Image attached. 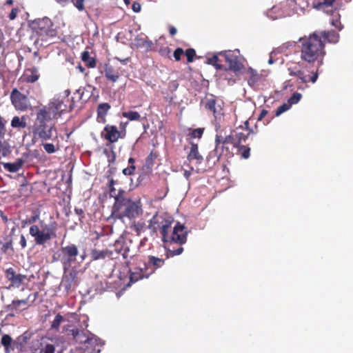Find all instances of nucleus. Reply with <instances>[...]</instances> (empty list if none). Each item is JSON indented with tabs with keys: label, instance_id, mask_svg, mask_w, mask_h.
I'll use <instances>...</instances> for the list:
<instances>
[{
	"label": "nucleus",
	"instance_id": "09e8293b",
	"mask_svg": "<svg viewBox=\"0 0 353 353\" xmlns=\"http://www.w3.org/2000/svg\"><path fill=\"white\" fill-rule=\"evenodd\" d=\"M301 99V94L298 92L294 93L292 97L288 99V103L290 105L297 103Z\"/></svg>",
	"mask_w": 353,
	"mask_h": 353
},
{
	"label": "nucleus",
	"instance_id": "aec40b11",
	"mask_svg": "<svg viewBox=\"0 0 353 353\" xmlns=\"http://www.w3.org/2000/svg\"><path fill=\"white\" fill-rule=\"evenodd\" d=\"M78 271L77 270H72L68 274H65L63 279V283L65 289L69 291L72 286L77 285Z\"/></svg>",
	"mask_w": 353,
	"mask_h": 353
},
{
	"label": "nucleus",
	"instance_id": "4be33fe9",
	"mask_svg": "<svg viewBox=\"0 0 353 353\" xmlns=\"http://www.w3.org/2000/svg\"><path fill=\"white\" fill-rule=\"evenodd\" d=\"M25 163V161L23 159H17L13 163H2L0 162L3 166V168L12 173H15L19 172L23 167V164Z\"/></svg>",
	"mask_w": 353,
	"mask_h": 353
},
{
	"label": "nucleus",
	"instance_id": "338daca9",
	"mask_svg": "<svg viewBox=\"0 0 353 353\" xmlns=\"http://www.w3.org/2000/svg\"><path fill=\"white\" fill-rule=\"evenodd\" d=\"M192 170H185L183 173V176L186 179H189L190 176H191V172Z\"/></svg>",
	"mask_w": 353,
	"mask_h": 353
},
{
	"label": "nucleus",
	"instance_id": "37998d69",
	"mask_svg": "<svg viewBox=\"0 0 353 353\" xmlns=\"http://www.w3.org/2000/svg\"><path fill=\"white\" fill-rule=\"evenodd\" d=\"M39 214L36 213L33 216L23 220L22 223H23V226L26 225H32L34 223H35L37 220H39Z\"/></svg>",
	"mask_w": 353,
	"mask_h": 353
},
{
	"label": "nucleus",
	"instance_id": "5701e85b",
	"mask_svg": "<svg viewBox=\"0 0 353 353\" xmlns=\"http://www.w3.org/2000/svg\"><path fill=\"white\" fill-rule=\"evenodd\" d=\"M90 256L92 260L97 261L100 259H104L105 257L113 258V251L105 249L103 250H99L93 249L90 252Z\"/></svg>",
	"mask_w": 353,
	"mask_h": 353
},
{
	"label": "nucleus",
	"instance_id": "0eeeda50",
	"mask_svg": "<svg viewBox=\"0 0 353 353\" xmlns=\"http://www.w3.org/2000/svg\"><path fill=\"white\" fill-rule=\"evenodd\" d=\"M65 92L68 93L66 97L54 98L48 106L42 108L46 110L47 113L55 119L63 113L70 112L74 108L73 99L68 98L70 91L66 90Z\"/></svg>",
	"mask_w": 353,
	"mask_h": 353
},
{
	"label": "nucleus",
	"instance_id": "c756f323",
	"mask_svg": "<svg viewBox=\"0 0 353 353\" xmlns=\"http://www.w3.org/2000/svg\"><path fill=\"white\" fill-rule=\"evenodd\" d=\"M1 344L4 347L6 353H10L14 350L12 339L8 334H4L1 339Z\"/></svg>",
	"mask_w": 353,
	"mask_h": 353
},
{
	"label": "nucleus",
	"instance_id": "72a5a7b5",
	"mask_svg": "<svg viewBox=\"0 0 353 353\" xmlns=\"http://www.w3.org/2000/svg\"><path fill=\"white\" fill-rule=\"evenodd\" d=\"M221 62V61L219 59L217 54H214L212 57L207 58L206 61L208 64L212 65L217 70L223 69V66Z\"/></svg>",
	"mask_w": 353,
	"mask_h": 353
},
{
	"label": "nucleus",
	"instance_id": "13d9d810",
	"mask_svg": "<svg viewBox=\"0 0 353 353\" xmlns=\"http://www.w3.org/2000/svg\"><path fill=\"white\" fill-rule=\"evenodd\" d=\"M108 187L109 189L110 197H112L115 200V196H117V195L119 194V190L117 192L114 186H108Z\"/></svg>",
	"mask_w": 353,
	"mask_h": 353
},
{
	"label": "nucleus",
	"instance_id": "1a4fd4ad",
	"mask_svg": "<svg viewBox=\"0 0 353 353\" xmlns=\"http://www.w3.org/2000/svg\"><path fill=\"white\" fill-rule=\"evenodd\" d=\"M183 252V248L179 246L177 249H167L165 259H161L155 256L149 255L148 256L147 262L143 264L145 268H149L148 271L150 275H152L155 271L162 268L165 262V259L172 257L174 256L179 255Z\"/></svg>",
	"mask_w": 353,
	"mask_h": 353
},
{
	"label": "nucleus",
	"instance_id": "2eb2a0df",
	"mask_svg": "<svg viewBox=\"0 0 353 353\" xmlns=\"http://www.w3.org/2000/svg\"><path fill=\"white\" fill-rule=\"evenodd\" d=\"M12 103L17 110H25L28 107V98L17 88L12 90L10 94Z\"/></svg>",
	"mask_w": 353,
	"mask_h": 353
},
{
	"label": "nucleus",
	"instance_id": "a878e982",
	"mask_svg": "<svg viewBox=\"0 0 353 353\" xmlns=\"http://www.w3.org/2000/svg\"><path fill=\"white\" fill-rule=\"evenodd\" d=\"M137 252L136 247L132 245V241L130 240L125 242L121 255L124 259L128 260L136 256Z\"/></svg>",
	"mask_w": 353,
	"mask_h": 353
},
{
	"label": "nucleus",
	"instance_id": "f03ea898",
	"mask_svg": "<svg viewBox=\"0 0 353 353\" xmlns=\"http://www.w3.org/2000/svg\"><path fill=\"white\" fill-rule=\"evenodd\" d=\"M141 212L140 201L131 199L126 191L120 189L119 194L115 196L110 216L119 220H123L124 218L132 219L137 217Z\"/></svg>",
	"mask_w": 353,
	"mask_h": 353
},
{
	"label": "nucleus",
	"instance_id": "5fc2aeb1",
	"mask_svg": "<svg viewBox=\"0 0 353 353\" xmlns=\"http://www.w3.org/2000/svg\"><path fill=\"white\" fill-rule=\"evenodd\" d=\"M43 146L45 151L48 154H52L57 151L54 144L52 143H44Z\"/></svg>",
	"mask_w": 353,
	"mask_h": 353
},
{
	"label": "nucleus",
	"instance_id": "69168bd1",
	"mask_svg": "<svg viewBox=\"0 0 353 353\" xmlns=\"http://www.w3.org/2000/svg\"><path fill=\"white\" fill-rule=\"evenodd\" d=\"M268 113V110H262L260 114L259 115L258 120L261 121L262 120Z\"/></svg>",
	"mask_w": 353,
	"mask_h": 353
},
{
	"label": "nucleus",
	"instance_id": "8fccbe9b",
	"mask_svg": "<svg viewBox=\"0 0 353 353\" xmlns=\"http://www.w3.org/2000/svg\"><path fill=\"white\" fill-rule=\"evenodd\" d=\"M6 121L3 117H0V138H3L6 133Z\"/></svg>",
	"mask_w": 353,
	"mask_h": 353
},
{
	"label": "nucleus",
	"instance_id": "473e14b6",
	"mask_svg": "<svg viewBox=\"0 0 353 353\" xmlns=\"http://www.w3.org/2000/svg\"><path fill=\"white\" fill-rule=\"evenodd\" d=\"M236 148H237L238 154L241 155V158L247 159L250 156V148L248 145L238 144Z\"/></svg>",
	"mask_w": 353,
	"mask_h": 353
},
{
	"label": "nucleus",
	"instance_id": "f3484780",
	"mask_svg": "<svg viewBox=\"0 0 353 353\" xmlns=\"http://www.w3.org/2000/svg\"><path fill=\"white\" fill-rule=\"evenodd\" d=\"M206 110L212 112L214 119L216 122L221 121L223 118V109L220 105H216V101L214 99H207L205 103Z\"/></svg>",
	"mask_w": 353,
	"mask_h": 353
},
{
	"label": "nucleus",
	"instance_id": "6e6d98bb",
	"mask_svg": "<svg viewBox=\"0 0 353 353\" xmlns=\"http://www.w3.org/2000/svg\"><path fill=\"white\" fill-rule=\"evenodd\" d=\"M179 87V83L176 80L170 81L168 83V89L170 92H174Z\"/></svg>",
	"mask_w": 353,
	"mask_h": 353
},
{
	"label": "nucleus",
	"instance_id": "3c124183",
	"mask_svg": "<svg viewBox=\"0 0 353 353\" xmlns=\"http://www.w3.org/2000/svg\"><path fill=\"white\" fill-rule=\"evenodd\" d=\"M136 170V167L134 165H129L128 167L123 169L122 172L125 176H130L134 174Z\"/></svg>",
	"mask_w": 353,
	"mask_h": 353
},
{
	"label": "nucleus",
	"instance_id": "603ef678",
	"mask_svg": "<svg viewBox=\"0 0 353 353\" xmlns=\"http://www.w3.org/2000/svg\"><path fill=\"white\" fill-rule=\"evenodd\" d=\"M8 250H10L12 252L14 251L12 247V240L11 239L5 243L1 247V250L4 253L7 252Z\"/></svg>",
	"mask_w": 353,
	"mask_h": 353
},
{
	"label": "nucleus",
	"instance_id": "774afa93",
	"mask_svg": "<svg viewBox=\"0 0 353 353\" xmlns=\"http://www.w3.org/2000/svg\"><path fill=\"white\" fill-rule=\"evenodd\" d=\"M74 212L77 215L81 216L83 214V210L81 208H75Z\"/></svg>",
	"mask_w": 353,
	"mask_h": 353
},
{
	"label": "nucleus",
	"instance_id": "9d476101",
	"mask_svg": "<svg viewBox=\"0 0 353 353\" xmlns=\"http://www.w3.org/2000/svg\"><path fill=\"white\" fill-rule=\"evenodd\" d=\"M215 148L211 151L207 157V161L210 162L213 160V163L219 161L220 157L223 154L228 155L231 154L230 150L228 147V144L225 143L223 141V137L220 134L215 136Z\"/></svg>",
	"mask_w": 353,
	"mask_h": 353
},
{
	"label": "nucleus",
	"instance_id": "a19ab883",
	"mask_svg": "<svg viewBox=\"0 0 353 353\" xmlns=\"http://www.w3.org/2000/svg\"><path fill=\"white\" fill-rule=\"evenodd\" d=\"M184 53L187 57V61L188 63L193 62L194 58L196 56L195 50L193 48H188L185 50V52Z\"/></svg>",
	"mask_w": 353,
	"mask_h": 353
},
{
	"label": "nucleus",
	"instance_id": "4d7b16f0",
	"mask_svg": "<svg viewBox=\"0 0 353 353\" xmlns=\"http://www.w3.org/2000/svg\"><path fill=\"white\" fill-rule=\"evenodd\" d=\"M171 50L168 47H163L159 50V54L163 57H170Z\"/></svg>",
	"mask_w": 353,
	"mask_h": 353
},
{
	"label": "nucleus",
	"instance_id": "6ab92c4d",
	"mask_svg": "<svg viewBox=\"0 0 353 353\" xmlns=\"http://www.w3.org/2000/svg\"><path fill=\"white\" fill-rule=\"evenodd\" d=\"M103 70L105 78L112 83L117 82L121 77L119 69L110 63H105Z\"/></svg>",
	"mask_w": 353,
	"mask_h": 353
},
{
	"label": "nucleus",
	"instance_id": "dca6fc26",
	"mask_svg": "<svg viewBox=\"0 0 353 353\" xmlns=\"http://www.w3.org/2000/svg\"><path fill=\"white\" fill-rule=\"evenodd\" d=\"M234 136V139L236 140L238 144L243 141H245L249 135L253 133V130L249 127V121H245L243 125L236 128L235 130H232Z\"/></svg>",
	"mask_w": 353,
	"mask_h": 353
},
{
	"label": "nucleus",
	"instance_id": "ddd939ff",
	"mask_svg": "<svg viewBox=\"0 0 353 353\" xmlns=\"http://www.w3.org/2000/svg\"><path fill=\"white\" fill-rule=\"evenodd\" d=\"M30 295H28L24 299L12 300L10 304L6 305V311L10 312V316H14L16 314H19L22 311L27 310L30 307Z\"/></svg>",
	"mask_w": 353,
	"mask_h": 353
},
{
	"label": "nucleus",
	"instance_id": "7c9ffc66",
	"mask_svg": "<svg viewBox=\"0 0 353 353\" xmlns=\"http://www.w3.org/2000/svg\"><path fill=\"white\" fill-rule=\"evenodd\" d=\"M81 60L88 68H94L96 67V59L95 58L90 57L88 51H84L82 52Z\"/></svg>",
	"mask_w": 353,
	"mask_h": 353
},
{
	"label": "nucleus",
	"instance_id": "4468645a",
	"mask_svg": "<svg viewBox=\"0 0 353 353\" xmlns=\"http://www.w3.org/2000/svg\"><path fill=\"white\" fill-rule=\"evenodd\" d=\"M5 276L10 282L8 289L11 288H19L27 279V276L17 273L13 268H9L4 271Z\"/></svg>",
	"mask_w": 353,
	"mask_h": 353
},
{
	"label": "nucleus",
	"instance_id": "4c0bfd02",
	"mask_svg": "<svg viewBox=\"0 0 353 353\" xmlns=\"http://www.w3.org/2000/svg\"><path fill=\"white\" fill-rule=\"evenodd\" d=\"M89 341L90 337L88 334L85 331L80 330L77 343H79V344H85L89 343Z\"/></svg>",
	"mask_w": 353,
	"mask_h": 353
},
{
	"label": "nucleus",
	"instance_id": "9b49d317",
	"mask_svg": "<svg viewBox=\"0 0 353 353\" xmlns=\"http://www.w3.org/2000/svg\"><path fill=\"white\" fill-rule=\"evenodd\" d=\"M219 54L223 56L225 62L228 64V68H225V70H232L234 72H238L244 68L239 56L235 54L232 51L220 52Z\"/></svg>",
	"mask_w": 353,
	"mask_h": 353
},
{
	"label": "nucleus",
	"instance_id": "0e129e2a",
	"mask_svg": "<svg viewBox=\"0 0 353 353\" xmlns=\"http://www.w3.org/2000/svg\"><path fill=\"white\" fill-rule=\"evenodd\" d=\"M177 32V30L176 28L173 26H170L169 27V33L173 37L174 35H175Z\"/></svg>",
	"mask_w": 353,
	"mask_h": 353
},
{
	"label": "nucleus",
	"instance_id": "6e6552de",
	"mask_svg": "<svg viewBox=\"0 0 353 353\" xmlns=\"http://www.w3.org/2000/svg\"><path fill=\"white\" fill-rule=\"evenodd\" d=\"M79 254V250L76 245L70 244L65 247H61L60 249V253L58 256L56 254L53 256L54 261H60L64 272L65 273L72 264L77 260V256Z\"/></svg>",
	"mask_w": 353,
	"mask_h": 353
},
{
	"label": "nucleus",
	"instance_id": "39448f33",
	"mask_svg": "<svg viewBox=\"0 0 353 353\" xmlns=\"http://www.w3.org/2000/svg\"><path fill=\"white\" fill-rule=\"evenodd\" d=\"M41 226L43 230H40L37 225H32L29 229V233L34 237L36 245H45L48 241L57 237L58 223L56 221H51L48 225Z\"/></svg>",
	"mask_w": 353,
	"mask_h": 353
},
{
	"label": "nucleus",
	"instance_id": "c85d7f7f",
	"mask_svg": "<svg viewBox=\"0 0 353 353\" xmlns=\"http://www.w3.org/2000/svg\"><path fill=\"white\" fill-rule=\"evenodd\" d=\"M25 77L28 83L36 82L39 78L38 69L35 67L27 69L26 70Z\"/></svg>",
	"mask_w": 353,
	"mask_h": 353
},
{
	"label": "nucleus",
	"instance_id": "c9c22d12",
	"mask_svg": "<svg viewBox=\"0 0 353 353\" xmlns=\"http://www.w3.org/2000/svg\"><path fill=\"white\" fill-rule=\"evenodd\" d=\"M122 116L130 121H139L141 119L140 114L134 111L123 112Z\"/></svg>",
	"mask_w": 353,
	"mask_h": 353
},
{
	"label": "nucleus",
	"instance_id": "e2e57ef3",
	"mask_svg": "<svg viewBox=\"0 0 353 353\" xmlns=\"http://www.w3.org/2000/svg\"><path fill=\"white\" fill-rule=\"evenodd\" d=\"M132 9L135 12H139L141 10V5L138 2H134L132 6Z\"/></svg>",
	"mask_w": 353,
	"mask_h": 353
},
{
	"label": "nucleus",
	"instance_id": "20e7f679",
	"mask_svg": "<svg viewBox=\"0 0 353 353\" xmlns=\"http://www.w3.org/2000/svg\"><path fill=\"white\" fill-rule=\"evenodd\" d=\"M52 118L46 110L40 109L36 116L35 121L32 126V134L35 139L41 141H48L57 138L55 123Z\"/></svg>",
	"mask_w": 353,
	"mask_h": 353
},
{
	"label": "nucleus",
	"instance_id": "cd10ccee",
	"mask_svg": "<svg viewBox=\"0 0 353 353\" xmlns=\"http://www.w3.org/2000/svg\"><path fill=\"white\" fill-rule=\"evenodd\" d=\"M26 120L27 117L26 116H22L21 117L15 116L12 118L10 125L13 128L24 129L27 127Z\"/></svg>",
	"mask_w": 353,
	"mask_h": 353
},
{
	"label": "nucleus",
	"instance_id": "a18cd8bd",
	"mask_svg": "<svg viewBox=\"0 0 353 353\" xmlns=\"http://www.w3.org/2000/svg\"><path fill=\"white\" fill-rule=\"evenodd\" d=\"M157 156L158 154H157V152H154L153 151H152L145 159L146 164L148 166L153 165L155 159L157 158Z\"/></svg>",
	"mask_w": 353,
	"mask_h": 353
},
{
	"label": "nucleus",
	"instance_id": "a211bd4d",
	"mask_svg": "<svg viewBox=\"0 0 353 353\" xmlns=\"http://www.w3.org/2000/svg\"><path fill=\"white\" fill-rule=\"evenodd\" d=\"M105 134H103L105 139L110 143H115L121 137V132L117 129V126L112 125H106L103 129Z\"/></svg>",
	"mask_w": 353,
	"mask_h": 353
},
{
	"label": "nucleus",
	"instance_id": "e433bc0d",
	"mask_svg": "<svg viewBox=\"0 0 353 353\" xmlns=\"http://www.w3.org/2000/svg\"><path fill=\"white\" fill-rule=\"evenodd\" d=\"M125 242L123 239L117 240L113 245L115 252L122 254Z\"/></svg>",
	"mask_w": 353,
	"mask_h": 353
},
{
	"label": "nucleus",
	"instance_id": "2f4dec72",
	"mask_svg": "<svg viewBox=\"0 0 353 353\" xmlns=\"http://www.w3.org/2000/svg\"><path fill=\"white\" fill-rule=\"evenodd\" d=\"M248 73L249 74L248 84L251 86H254L259 81L261 76L252 68L248 69Z\"/></svg>",
	"mask_w": 353,
	"mask_h": 353
},
{
	"label": "nucleus",
	"instance_id": "f257e3e1",
	"mask_svg": "<svg viewBox=\"0 0 353 353\" xmlns=\"http://www.w3.org/2000/svg\"><path fill=\"white\" fill-rule=\"evenodd\" d=\"M174 218L167 213L156 214L149 221L148 228L153 232L160 230L164 243H176L181 246L187 241L188 231L180 222H176L172 230Z\"/></svg>",
	"mask_w": 353,
	"mask_h": 353
},
{
	"label": "nucleus",
	"instance_id": "bf43d9fd",
	"mask_svg": "<svg viewBox=\"0 0 353 353\" xmlns=\"http://www.w3.org/2000/svg\"><path fill=\"white\" fill-rule=\"evenodd\" d=\"M18 12H19L18 8H12L11 12L9 14V16H8L9 19L10 20L15 19L17 16Z\"/></svg>",
	"mask_w": 353,
	"mask_h": 353
},
{
	"label": "nucleus",
	"instance_id": "680f3d73",
	"mask_svg": "<svg viewBox=\"0 0 353 353\" xmlns=\"http://www.w3.org/2000/svg\"><path fill=\"white\" fill-rule=\"evenodd\" d=\"M20 245L22 249H24L27 246V241L25 236L21 234L20 236Z\"/></svg>",
	"mask_w": 353,
	"mask_h": 353
},
{
	"label": "nucleus",
	"instance_id": "de8ad7c7",
	"mask_svg": "<svg viewBox=\"0 0 353 353\" xmlns=\"http://www.w3.org/2000/svg\"><path fill=\"white\" fill-rule=\"evenodd\" d=\"M203 132H204V128H196V129H194L192 132L190 133V137L192 138H198V139H200L201 138L203 134Z\"/></svg>",
	"mask_w": 353,
	"mask_h": 353
},
{
	"label": "nucleus",
	"instance_id": "393cba45",
	"mask_svg": "<svg viewBox=\"0 0 353 353\" xmlns=\"http://www.w3.org/2000/svg\"><path fill=\"white\" fill-rule=\"evenodd\" d=\"M296 77H297L298 83H306L309 81H310L312 83H314L316 81V80L318 79L319 73L316 71V72H314L313 74L310 77H308L307 75L304 74L303 71H302L301 70H296Z\"/></svg>",
	"mask_w": 353,
	"mask_h": 353
},
{
	"label": "nucleus",
	"instance_id": "49530a36",
	"mask_svg": "<svg viewBox=\"0 0 353 353\" xmlns=\"http://www.w3.org/2000/svg\"><path fill=\"white\" fill-rule=\"evenodd\" d=\"M71 2L79 11L81 12L85 10V0H71Z\"/></svg>",
	"mask_w": 353,
	"mask_h": 353
},
{
	"label": "nucleus",
	"instance_id": "7ed1b4c3",
	"mask_svg": "<svg viewBox=\"0 0 353 353\" xmlns=\"http://www.w3.org/2000/svg\"><path fill=\"white\" fill-rule=\"evenodd\" d=\"M299 42L302 61L309 63H314L322 59L325 54V44L321 39L319 31L300 38Z\"/></svg>",
	"mask_w": 353,
	"mask_h": 353
},
{
	"label": "nucleus",
	"instance_id": "f8f14e48",
	"mask_svg": "<svg viewBox=\"0 0 353 353\" xmlns=\"http://www.w3.org/2000/svg\"><path fill=\"white\" fill-rule=\"evenodd\" d=\"M187 160L190 163L195 161L194 167L190 165L191 170H195V172L199 173L202 170L200 165L203 163V158L199 152V146L196 143H191L190 150L187 156Z\"/></svg>",
	"mask_w": 353,
	"mask_h": 353
},
{
	"label": "nucleus",
	"instance_id": "c03bdc74",
	"mask_svg": "<svg viewBox=\"0 0 353 353\" xmlns=\"http://www.w3.org/2000/svg\"><path fill=\"white\" fill-rule=\"evenodd\" d=\"M80 330L77 327H73L72 329H67L68 335L71 336L72 339H74L77 343L78 341V337L79 336Z\"/></svg>",
	"mask_w": 353,
	"mask_h": 353
},
{
	"label": "nucleus",
	"instance_id": "423d86ee",
	"mask_svg": "<svg viewBox=\"0 0 353 353\" xmlns=\"http://www.w3.org/2000/svg\"><path fill=\"white\" fill-rule=\"evenodd\" d=\"M29 26L37 36V40L48 41L57 36V30L53 28L52 20L47 17L36 19L30 22Z\"/></svg>",
	"mask_w": 353,
	"mask_h": 353
},
{
	"label": "nucleus",
	"instance_id": "412c9836",
	"mask_svg": "<svg viewBox=\"0 0 353 353\" xmlns=\"http://www.w3.org/2000/svg\"><path fill=\"white\" fill-rule=\"evenodd\" d=\"M149 268H137L134 269V271L130 272V283H135L144 278H148L150 275L148 271Z\"/></svg>",
	"mask_w": 353,
	"mask_h": 353
},
{
	"label": "nucleus",
	"instance_id": "864d4df0",
	"mask_svg": "<svg viewBox=\"0 0 353 353\" xmlns=\"http://www.w3.org/2000/svg\"><path fill=\"white\" fill-rule=\"evenodd\" d=\"M183 54H184L183 50L181 48H177L173 53V57H174L175 61H179L181 59V56Z\"/></svg>",
	"mask_w": 353,
	"mask_h": 353
},
{
	"label": "nucleus",
	"instance_id": "b1692460",
	"mask_svg": "<svg viewBox=\"0 0 353 353\" xmlns=\"http://www.w3.org/2000/svg\"><path fill=\"white\" fill-rule=\"evenodd\" d=\"M319 32L321 39H322L324 43L327 41L329 43H336L339 41V34L334 30L322 31Z\"/></svg>",
	"mask_w": 353,
	"mask_h": 353
},
{
	"label": "nucleus",
	"instance_id": "58836bf2",
	"mask_svg": "<svg viewBox=\"0 0 353 353\" xmlns=\"http://www.w3.org/2000/svg\"><path fill=\"white\" fill-rule=\"evenodd\" d=\"M223 141L225 143L231 144L235 148L238 145L236 140L234 139L233 131L231 132L230 134L223 137Z\"/></svg>",
	"mask_w": 353,
	"mask_h": 353
},
{
	"label": "nucleus",
	"instance_id": "79ce46f5",
	"mask_svg": "<svg viewBox=\"0 0 353 353\" xmlns=\"http://www.w3.org/2000/svg\"><path fill=\"white\" fill-rule=\"evenodd\" d=\"M291 105L288 103H283L279 106L275 112V115L276 117L281 115L282 113L285 112V111L288 110L290 108Z\"/></svg>",
	"mask_w": 353,
	"mask_h": 353
},
{
	"label": "nucleus",
	"instance_id": "f704fd0d",
	"mask_svg": "<svg viewBox=\"0 0 353 353\" xmlns=\"http://www.w3.org/2000/svg\"><path fill=\"white\" fill-rule=\"evenodd\" d=\"M64 321V318L63 316L61 314H57L55 317H54V319L53 320V321L52 322V324H51V326H50V328L52 330H54L55 331H59V327H60V325L61 323Z\"/></svg>",
	"mask_w": 353,
	"mask_h": 353
},
{
	"label": "nucleus",
	"instance_id": "052dcab7",
	"mask_svg": "<svg viewBox=\"0 0 353 353\" xmlns=\"http://www.w3.org/2000/svg\"><path fill=\"white\" fill-rule=\"evenodd\" d=\"M332 25L335 26L339 30H341L343 28V26L339 19L332 20Z\"/></svg>",
	"mask_w": 353,
	"mask_h": 353
},
{
	"label": "nucleus",
	"instance_id": "ea45409f",
	"mask_svg": "<svg viewBox=\"0 0 353 353\" xmlns=\"http://www.w3.org/2000/svg\"><path fill=\"white\" fill-rule=\"evenodd\" d=\"M40 353H55V347L52 344L47 343L42 346Z\"/></svg>",
	"mask_w": 353,
	"mask_h": 353
},
{
	"label": "nucleus",
	"instance_id": "bb28decb",
	"mask_svg": "<svg viewBox=\"0 0 353 353\" xmlns=\"http://www.w3.org/2000/svg\"><path fill=\"white\" fill-rule=\"evenodd\" d=\"M111 106L108 103H102L99 104L97 108V121L99 123H105V116L110 109Z\"/></svg>",
	"mask_w": 353,
	"mask_h": 353
}]
</instances>
